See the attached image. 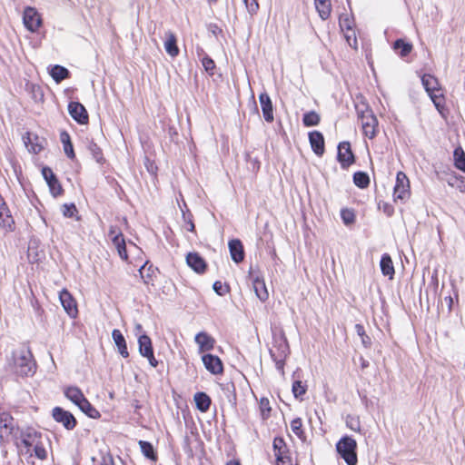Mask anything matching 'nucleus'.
Masks as SVG:
<instances>
[{
	"label": "nucleus",
	"mask_w": 465,
	"mask_h": 465,
	"mask_svg": "<svg viewBox=\"0 0 465 465\" xmlns=\"http://www.w3.org/2000/svg\"><path fill=\"white\" fill-rule=\"evenodd\" d=\"M272 340L270 355L275 362L276 369L283 375L285 361L290 353L289 344L282 330L273 332Z\"/></svg>",
	"instance_id": "f257e3e1"
},
{
	"label": "nucleus",
	"mask_w": 465,
	"mask_h": 465,
	"mask_svg": "<svg viewBox=\"0 0 465 465\" xmlns=\"http://www.w3.org/2000/svg\"><path fill=\"white\" fill-rule=\"evenodd\" d=\"M14 368L16 374L28 377L35 374L36 363L28 349H20L14 352Z\"/></svg>",
	"instance_id": "f03ea898"
},
{
	"label": "nucleus",
	"mask_w": 465,
	"mask_h": 465,
	"mask_svg": "<svg viewBox=\"0 0 465 465\" xmlns=\"http://www.w3.org/2000/svg\"><path fill=\"white\" fill-rule=\"evenodd\" d=\"M422 85L440 114L445 109V98L438 79L429 74L421 77Z\"/></svg>",
	"instance_id": "7ed1b4c3"
},
{
	"label": "nucleus",
	"mask_w": 465,
	"mask_h": 465,
	"mask_svg": "<svg viewBox=\"0 0 465 465\" xmlns=\"http://www.w3.org/2000/svg\"><path fill=\"white\" fill-rule=\"evenodd\" d=\"M19 427L8 412L0 413V444L5 446L14 439H17Z\"/></svg>",
	"instance_id": "20e7f679"
},
{
	"label": "nucleus",
	"mask_w": 465,
	"mask_h": 465,
	"mask_svg": "<svg viewBox=\"0 0 465 465\" xmlns=\"http://www.w3.org/2000/svg\"><path fill=\"white\" fill-rule=\"evenodd\" d=\"M364 109L360 110L357 107L358 116L361 124L364 135L369 139H373L377 134L378 120L372 110L367 105H362Z\"/></svg>",
	"instance_id": "39448f33"
},
{
	"label": "nucleus",
	"mask_w": 465,
	"mask_h": 465,
	"mask_svg": "<svg viewBox=\"0 0 465 465\" xmlns=\"http://www.w3.org/2000/svg\"><path fill=\"white\" fill-rule=\"evenodd\" d=\"M41 439V433L33 428H26L18 429L17 439H14L13 441L19 451H23L24 448L26 452H29L31 448Z\"/></svg>",
	"instance_id": "423d86ee"
},
{
	"label": "nucleus",
	"mask_w": 465,
	"mask_h": 465,
	"mask_svg": "<svg viewBox=\"0 0 465 465\" xmlns=\"http://www.w3.org/2000/svg\"><path fill=\"white\" fill-rule=\"evenodd\" d=\"M356 441L350 437H343L336 445L337 451L348 465H356Z\"/></svg>",
	"instance_id": "0eeeda50"
},
{
	"label": "nucleus",
	"mask_w": 465,
	"mask_h": 465,
	"mask_svg": "<svg viewBox=\"0 0 465 465\" xmlns=\"http://www.w3.org/2000/svg\"><path fill=\"white\" fill-rule=\"evenodd\" d=\"M410 195V181L404 173L399 172L396 175V183L393 190L394 200L405 201L409 199Z\"/></svg>",
	"instance_id": "6e6552de"
},
{
	"label": "nucleus",
	"mask_w": 465,
	"mask_h": 465,
	"mask_svg": "<svg viewBox=\"0 0 465 465\" xmlns=\"http://www.w3.org/2000/svg\"><path fill=\"white\" fill-rule=\"evenodd\" d=\"M52 416L56 422L63 424L68 430H74L77 424L74 416L61 407H54L52 411Z\"/></svg>",
	"instance_id": "1a4fd4ad"
},
{
	"label": "nucleus",
	"mask_w": 465,
	"mask_h": 465,
	"mask_svg": "<svg viewBox=\"0 0 465 465\" xmlns=\"http://www.w3.org/2000/svg\"><path fill=\"white\" fill-rule=\"evenodd\" d=\"M23 22L25 28L34 33L40 27L42 19L35 8L27 6L24 10Z\"/></svg>",
	"instance_id": "9d476101"
},
{
	"label": "nucleus",
	"mask_w": 465,
	"mask_h": 465,
	"mask_svg": "<svg viewBox=\"0 0 465 465\" xmlns=\"http://www.w3.org/2000/svg\"><path fill=\"white\" fill-rule=\"evenodd\" d=\"M338 161L343 169L348 168L354 163V155L348 142L340 143L337 153Z\"/></svg>",
	"instance_id": "9b49d317"
},
{
	"label": "nucleus",
	"mask_w": 465,
	"mask_h": 465,
	"mask_svg": "<svg viewBox=\"0 0 465 465\" xmlns=\"http://www.w3.org/2000/svg\"><path fill=\"white\" fill-rule=\"evenodd\" d=\"M202 361L205 369L212 374L218 375L223 373V365L218 356L210 353L203 354L202 356Z\"/></svg>",
	"instance_id": "f8f14e48"
},
{
	"label": "nucleus",
	"mask_w": 465,
	"mask_h": 465,
	"mask_svg": "<svg viewBox=\"0 0 465 465\" xmlns=\"http://www.w3.org/2000/svg\"><path fill=\"white\" fill-rule=\"evenodd\" d=\"M68 112L71 117L80 124H87L88 114L85 107L79 102H70Z\"/></svg>",
	"instance_id": "ddd939ff"
},
{
	"label": "nucleus",
	"mask_w": 465,
	"mask_h": 465,
	"mask_svg": "<svg viewBox=\"0 0 465 465\" xmlns=\"http://www.w3.org/2000/svg\"><path fill=\"white\" fill-rule=\"evenodd\" d=\"M60 302L70 317H75L77 315V306L72 294L66 290L63 289L59 293Z\"/></svg>",
	"instance_id": "4468645a"
},
{
	"label": "nucleus",
	"mask_w": 465,
	"mask_h": 465,
	"mask_svg": "<svg viewBox=\"0 0 465 465\" xmlns=\"http://www.w3.org/2000/svg\"><path fill=\"white\" fill-rule=\"evenodd\" d=\"M194 341L198 345V352L212 351L215 345V340L205 331L198 332L194 337Z\"/></svg>",
	"instance_id": "2eb2a0df"
},
{
	"label": "nucleus",
	"mask_w": 465,
	"mask_h": 465,
	"mask_svg": "<svg viewBox=\"0 0 465 465\" xmlns=\"http://www.w3.org/2000/svg\"><path fill=\"white\" fill-rule=\"evenodd\" d=\"M259 102L261 104L262 116L267 123H272L274 120L273 106L272 100L267 93H262L259 95Z\"/></svg>",
	"instance_id": "dca6fc26"
},
{
	"label": "nucleus",
	"mask_w": 465,
	"mask_h": 465,
	"mask_svg": "<svg viewBox=\"0 0 465 465\" xmlns=\"http://www.w3.org/2000/svg\"><path fill=\"white\" fill-rule=\"evenodd\" d=\"M309 141L314 153L322 156L324 153V138L322 134L318 131L309 133Z\"/></svg>",
	"instance_id": "f3484780"
},
{
	"label": "nucleus",
	"mask_w": 465,
	"mask_h": 465,
	"mask_svg": "<svg viewBox=\"0 0 465 465\" xmlns=\"http://www.w3.org/2000/svg\"><path fill=\"white\" fill-rule=\"evenodd\" d=\"M186 263L197 273H203L206 269L205 261L196 252H190L186 256Z\"/></svg>",
	"instance_id": "a211bd4d"
},
{
	"label": "nucleus",
	"mask_w": 465,
	"mask_h": 465,
	"mask_svg": "<svg viewBox=\"0 0 465 465\" xmlns=\"http://www.w3.org/2000/svg\"><path fill=\"white\" fill-rule=\"evenodd\" d=\"M229 250L232 261L239 263L244 259V251L242 243L238 239H233L229 242Z\"/></svg>",
	"instance_id": "6ab92c4d"
},
{
	"label": "nucleus",
	"mask_w": 465,
	"mask_h": 465,
	"mask_svg": "<svg viewBox=\"0 0 465 465\" xmlns=\"http://www.w3.org/2000/svg\"><path fill=\"white\" fill-rule=\"evenodd\" d=\"M165 42H164V49L166 53L172 56L175 57L179 54V48L177 46V40L175 35L172 31H167L165 33Z\"/></svg>",
	"instance_id": "aec40b11"
},
{
	"label": "nucleus",
	"mask_w": 465,
	"mask_h": 465,
	"mask_svg": "<svg viewBox=\"0 0 465 465\" xmlns=\"http://www.w3.org/2000/svg\"><path fill=\"white\" fill-rule=\"evenodd\" d=\"M112 337H113V340H114L115 345L118 348L119 353L124 358H127L129 356V352L127 350L125 339H124V335L122 334V332L119 330L114 329L112 331Z\"/></svg>",
	"instance_id": "412c9836"
},
{
	"label": "nucleus",
	"mask_w": 465,
	"mask_h": 465,
	"mask_svg": "<svg viewBox=\"0 0 465 465\" xmlns=\"http://www.w3.org/2000/svg\"><path fill=\"white\" fill-rule=\"evenodd\" d=\"M314 5L319 16L322 20H327L331 13V0H314Z\"/></svg>",
	"instance_id": "4be33fe9"
},
{
	"label": "nucleus",
	"mask_w": 465,
	"mask_h": 465,
	"mask_svg": "<svg viewBox=\"0 0 465 465\" xmlns=\"http://www.w3.org/2000/svg\"><path fill=\"white\" fill-rule=\"evenodd\" d=\"M252 286L258 299L261 302H265L269 297V293L264 281L259 277H255L252 279Z\"/></svg>",
	"instance_id": "5701e85b"
},
{
	"label": "nucleus",
	"mask_w": 465,
	"mask_h": 465,
	"mask_svg": "<svg viewBox=\"0 0 465 465\" xmlns=\"http://www.w3.org/2000/svg\"><path fill=\"white\" fill-rule=\"evenodd\" d=\"M64 396L78 406L84 399V395L78 387H67L64 391Z\"/></svg>",
	"instance_id": "b1692460"
},
{
	"label": "nucleus",
	"mask_w": 465,
	"mask_h": 465,
	"mask_svg": "<svg viewBox=\"0 0 465 465\" xmlns=\"http://www.w3.org/2000/svg\"><path fill=\"white\" fill-rule=\"evenodd\" d=\"M381 272L384 276L390 277L391 279L394 275V267L392 263V260L388 253H384L381 256L380 262Z\"/></svg>",
	"instance_id": "393cba45"
},
{
	"label": "nucleus",
	"mask_w": 465,
	"mask_h": 465,
	"mask_svg": "<svg viewBox=\"0 0 465 465\" xmlns=\"http://www.w3.org/2000/svg\"><path fill=\"white\" fill-rule=\"evenodd\" d=\"M194 401L197 409L202 412H206L211 405V398L205 392H196Z\"/></svg>",
	"instance_id": "a878e982"
},
{
	"label": "nucleus",
	"mask_w": 465,
	"mask_h": 465,
	"mask_svg": "<svg viewBox=\"0 0 465 465\" xmlns=\"http://www.w3.org/2000/svg\"><path fill=\"white\" fill-rule=\"evenodd\" d=\"M139 351L142 356L151 354L153 351L152 341L146 334H141L138 338Z\"/></svg>",
	"instance_id": "bb28decb"
},
{
	"label": "nucleus",
	"mask_w": 465,
	"mask_h": 465,
	"mask_svg": "<svg viewBox=\"0 0 465 465\" xmlns=\"http://www.w3.org/2000/svg\"><path fill=\"white\" fill-rule=\"evenodd\" d=\"M61 142L64 145V151L66 156L70 159H74L75 154L74 152L73 144L71 143L70 135L67 132L64 131L60 135Z\"/></svg>",
	"instance_id": "cd10ccee"
},
{
	"label": "nucleus",
	"mask_w": 465,
	"mask_h": 465,
	"mask_svg": "<svg viewBox=\"0 0 465 465\" xmlns=\"http://www.w3.org/2000/svg\"><path fill=\"white\" fill-rule=\"evenodd\" d=\"M393 49L399 53L401 57H405L411 52L412 45L402 39H397L393 44Z\"/></svg>",
	"instance_id": "c85d7f7f"
},
{
	"label": "nucleus",
	"mask_w": 465,
	"mask_h": 465,
	"mask_svg": "<svg viewBox=\"0 0 465 465\" xmlns=\"http://www.w3.org/2000/svg\"><path fill=\"white\" fill-rule=\"evenodd\" d=\"M50 74L56 83H60L69 76V71L65 67L56 64L51 69Z\"/></svg>",
	"instance_id": "c756f323"
},
{
	"label": "nucleus",
	"mask_w": 465,
	"mask_h": 465,
	"mask_svg": "<svg viewBox=\"0 0 465 465\" xmlns=\"http://www.w3.org/2000/svg\"><path fill=\"white\" fill-rule=\"evenodd\" d=\"M453 160L455 167L465 173V153L460 146L455 148Z\"/></svg>",
	"instance_id": "7c9ffc66"
},
{
	"label": "nucleus",
	"mask_w": 465,
	"mask_h": 465,
	"mask_svg": "<svg viewBox=\"0 0 465 465\" xmlns=\"http://www.w3.org/2000/svg\"><path fill=\"white\" fill-rule=\"evenodd\" d=\"M78 408L90 418L96 419L100 417L99 411L92 406L86 398L78 405Z\"/></svg>",
	"instance_id": "2f4dec72"
},
{
	"label": "nucleus",
	"mask_w": 465,
	"mask_h": 465,
	"mask_svg": "<svg viewBox=\"0 0 465 465\" xmlns=\"http://www.w3.org/2000/svg\"><path fill=\"white\" fill-rule=\"evenodd\" d=\"M353 183L357 187L364 189L370 184V177L364 172H356L353 174Z\"/></svg>",
	"instance_id": "473e14b6"
},
{
	"label": "nucleus",
	"mask_w": 465,
	"mask_h": 465,
	"mask_svg": "<svg viewBox=\"0 0 465 465\" xmlns=\"http://www.w3.org/2000/svg\"><path fill=\"white\" fill-rule=\"evenodd\" d=\"M142 453L149 460H156L157 457L153 445L145 440L139 441Z\"/></svg>",
	"instance_id": "72a5a7b5"
},
{
	"label": "nucleus",
	"mask_w": 465,
	"mask_h": 465,
	"mask_svg": "<svg viewBox=\"0 0 465 465\" xmlns=\"http://www.w3.org/2000/svg\"><path fill=\"white\" fill-rule=\"evenodd\" d=\"M320 115L315 111H310L303 114L302 123L305 126H315L320 123Z\"/></svg>",
	"instance_id": "f704fd0d"
},
{
	"label": "nucleus",
	"mask_w": 465,
	"mask_h": 465,
	"mask_svg": "<svg viewBox=\"0 0 465 465\" xmlns=\"http://www.w3.org/2000/svg\"><path fill=\"white\" fill-rule=\"evenodd\" d=\"M148 262H146L140 269L139 272L141 274L142 279L143 280V282L148 284L149 282L152 280V276L154 273V269L152 265L147 267Z\"/></svg>",
	"instance_id": "c9c22d12"
},
{
	"label": "nucleus",
	"mask_w": 465,
	"mask_h": 465,
	"mask_svg": "<svg viewBox=\"0 0 465 465\" xmlns=\"http://www.w3.org/2000/svg\"><path fill=\"white\" fill-rule=\"evenodd\" d=\"M355 331L357 334L361 337L362 345L365 348H370L371 345V339L365 333L364 327L361 324L357 323L355 325Z\"/></svg>",
	"instance_id": "e433bc0d"
},
{
	"label": "nucleus",
	"mask_w": 465,
	"mask_h": 465,
	"mask_svg": "<svg viewBox=\"0 0 465 465\" xmlns=\"http://www.w3.org/2000/svg\"><path fill=\"white\" fill-rule=\"evenodd\" d=\"M291 430L298 438L302 439L304 437V432L302 430V421L301 418H296L292 420Z\"/></svg>",
	"instance_id": "4c0bfd02"
},
{
	"label": "nucleus",
	"mask_w": 465,
	"mask_h": 465,
	"mask_svg": "<svg viewBox=\"0 0 465 465\" xmlns=\"http://www.w3.org/2000/svg\"><path fill=\"white\" fill-rule=\"evenodd\" d=\"M88 150L97 163H102L104 162L102 150L95 143L91 142L88 145Z\"/></svg>",
	"instance_id": "58836bf2"
},
{
	"label": "nucleus",
	"mask_w": 465,
	"mask_h": 465,
	"mask_svg": "<svg viewBox=\"0 0 465 465\" xmlns=\"http://www.w3.org/2000/svg\"><path fill=\"white\" fill-rule=\"evenodd\" d=\"M274 456L278 455L280 452H288V449L284 440L281 437H276L272 442Z\"/></svg>",
	"instance_id": "ea45409f"
},
{
	"label": "nucleus",
	"mask_w": 465,
	"mask_h": 465,
	"mask_svg": "<svg viewBox=\"0 0 465 465\" xmlns=\"http://www.w3.org/2000/svg\"><path fill=\"white\" fill-rule=\"evenodd\" d=\"M94 465H114V459L110 454L101 453L100 459L93 458Z\"/></svg>",
	"instance_id": "a19ab883"
},
{
	"label": "nucleus",
	"mask_w": 465,
	"mask_h": 465,
	"mask_svg": "<svg viewBox=\"0 0 465 465\" xmlns=\"http://www.w3.org/2000/svg\"><path fill=\"white\" fill-rule=\"evenodd\" d=\"M32 448H34L35 455L40 460H45L47 457V452L45 448L44 447L41 440H39L36 444H35Z\"/></svg>",
	"instance_id": "79ce46f5"
},
{
	"label": "nucleus",
	"mask_w": 465,
	"mask_h": 465,
	"mask_svg": "<svg viewBox=\"0 0 465 465\" xmlns=\"http://www.w3.org/2000/svg\"><path fill=\"white\" fill-rule=\"evenodd\" d=\"M62 213L64 217L72 218L77 213V209L74 203H64L62 206Z\"/></svg>",
	"instance_id": "37998d69"
},
{
	"label": "nucleus",
	"mask_w": 465,
	"mask_h": 465,
	"mask_svg": "<svg viewBox=\"0 0 465 465\" xmlns=\"http://www.w3.org/2000/svg\"><path fill=\"white\" fill-rule=\"evenodd\" d=\"M202 64H203V66L204 68V70L210 74V75H213L214 74V68H215V64H214V61L209 57V56H204L202 60Z\"/></svg>",
	"instance_id": "c03bdc74"
},
{
	"label": "nucleus",
	"mask_w": 465,
	"mask_h": 465,
	"mask_svg": "<svg viewBox=\"0 0 465 465\" xmlns=\"http://www.w3.org/2000/svg\"><path fill=\"white\" fill-rule=\"evenodd\" d=\"M292 393L295 398H298L306 392V387L302 384L301 381H295L292 383Z\"/></svg>",
	"instance_id": "a18cd8bd"
},
{
	"label": "nucleus",
	"mask_w": 465,
	"mask_h": 465,
	"mask_svg": "<svg viewBox=\"0 0 465 465\" xmlns=\"http://www.w3.org/2000/svg\"><path fill=\"white\" fill-rule=\"evenodd\" d=\"M344 37L348 43V45L353 48V49H357L358 47V42H357V37H356V35H355V31L354 30H351L350 33L349 31H345L344 32Z\"/></svg>",
	"instance_id": "49530a36"
},
{
	"label": "nucleus",
	"mask_w": 465,
	"mask_h": 465,
	"mask_svg": "<svg viewBox=\"0 0 465 465\" xmlns=\"http://www.w3.org/2000/svg\"><path fill=\"white\" fill-rule=\"evenodd\" d=\"M275 458L276 465H292L288 452H280L278 455H275Z\"/></svg>",
	"instance_id": "de8ad7c7"
},
{
	"label": "nucleus",
	"mask_w": 465,
	"mask_h": 465,
	"mask_svg": "<svg viewBox=\"0 0 465 465\" xmlns=\"http://www.w3.org/2000/svg\"><path fill=\"white\" fill-rule=\"evenodd\" d=\"M51 193L54 196H58L63 193L62 186L58 182L57 178H54L51 183H48Z\"/></svg>",
	"instance_id": "09e8293b"
},
{
	"label": "nucleus",
	"mask_w": 465,
	"mask_h": 465,
	"mask_svg": "<svg viewBox=\"0 0 465 465\" xmlns=\"http://www.w3.org/2000/svg\"><path fill=\"white\" fill-rule=\"evenodd\" d=\"M182 212H183V219L186 224V230H188L189 232H194L195 226L193 222V215L189 212L185 213L183 209H182Z\"/></svg>",
	"instance_id": "8fccbe9b"
},
{
	"label": "nucleus",
	"mask_w": 465,
	"mask_h": 465,
	"mask_svg": "<svg viewBox=\"0 0 465 465\" xmlns=\"http://www.w3.org/2000/svg\"><path fill=\"white\" fill-rule=\"evenodd\" d=\"M213 289L220 296H223L229 292L228 286L223 284L220 281H216L213 283Z\"/></svg>",
	"instance_id": "3c124183"
},
{
	"label": "nucleus",
	"mask_w": 465,
	"mask_h": 465,
	"mask_svg": "<svg viewBox=\"0 0 465 465\" xmlns=\"http://www.w3.org/2000/svg\"><path fill=\"white\" fill-rule=\"evenodd\" d=\"M340 27L345 31L353 30V22L349 17H340Z\"/></svg>",
	"instance_id": "603ef678"
},
{
	"label": "nucleus",
	"mask_w": 465,
	"mask_h": 465,
	"mask_svg": "<svg viewBox=\"0 0 465 465\" xmlns=\"http://www.w3.org/2000/svg\"><path fill=\"white\" fill-rule=\"evenodd\" d=\"M246 9L250 15H254L257 13L259 9V4L257 0H248V2H244Z\"/></svg>",
	"instance_id": "864d4df0"
},
{
	"label": "nucleus",
	"mask_w": 465,
	"mask_h": 465,
	"mask_svg": "<svg viewBox=\"0 0 465 465\" xmlns=\"http://www.w3.org/2000/svg\"><path fill=\"white\" fill-rule=\"evenodd\" d=\"M246 9L250 15H254L257 13L259 9V4L257 0H248V2H244Z\"/></svg>",
	"instance_id": "5fc2aeb1"
},
{
	"label": "nucleus",
	"mask_w": 465,
	"mask_h": 465,
	"mask_svg": "<svg viewBox=\"0 0 465 465\" xmlns=\"http://www.w3.org/2000/svg\"><path fill=\"white\" fill-rule=\"evenodd\" d=\"M341 215L343 223L346 225H349L354 222V214L351 211L342 210Z\"/></svg>",
	"instance_id": "6e6d98bb"
},
{
	"label": "nucleus",
	"mask_w": 465,
	"mask_h": 465,
	"mask_svg": "<svg viewBox=\"0 0 465 465\" xmlns=\"http://www.w3.org/2000/svg\"><path fill=\"white\" fill-rule=\"evenodd\" d=\"M42 174L46 181L47 184L51 183L56 176L54 175V172L49 167H44L42 169Z\"/></svg>",
	"instance_id": "4d7b16f0"
},
{
	"label": "nucleus",
	"mask_w": 465,
	"mask_h": 465,
	"mask_svg": "<svg viewBox=\"0 0 465 465\" xmlns=\"http://www.w3.org/2000/svg\"><path fill=\"white\" fill-rule=\"evenodd\" d=\"M121 243L122 244L119 245L118 247H116L115 249L117 250V252H118L120 258L123 259L124 261H127L128 254H127V251H126L125 241H122Z\"/></svg>",
	"instance_id": "13d9d810"
},
{
	"label": "nucleus",
	"mask_w": 465,
	"mask_h": 465,
	"mask_svg": "<svg viewBox=\"0 0 465 465\" xmlns=\"http://www.w3.org/2000/svg\"><path fill=\"white\" fill-rule=\"evenodd\" d=\"M118 233H123L122 231L114 225H111L108 232V236L113 239L114 236H118Z\"/></svg>",
	"instance_id": "bf43d9fd"
},
{
	"label": "nucleus",
	"mask_w": 465,
	"mask_h": 465,
	"mask_svg": "<svg viewBox=\"0 0 465 465\" xmlns=\"http://www.w3.org/2000/svg\"><path fill=\"white\" fill-rule=\"evenodd\" d=\"M111 241H112V243L114 244V246L116 248L122 244L121 243L122 241H125V240H124L123 233H118V236L117 235L114 236V238L111 239Z\"/></svg>",
	"instance_id": "052dcab7"
},
{
	"label": "nucleus",
	"mask_w": 465,
	"mask_h": 465,
	"mask_svg": "<svg viewBox=\"0 0 465 465\" xmlns=\"http://www.w3.org/2000/svg\"><path fill=\"white\" fill-rule=\"evenodd\" d=\"M144 357L148 359L151 366L156 367L158 365V361L155 359V357L153 355V351L151 352V354L145 355Z\"/></svg>",
	"instance_id": "680f3d73"
},
{
	"label": "nucleus",
	"mask_w": 465,
	"mask_h": 465,
	"mask_svg": "<svg viewBox=\"0 0 465 465\" xmlns=\"http://www.w3.org/2000/svg\"><path fill=\"white\" fill-rule=\"evenodd\" d=\"M261 408H262V413H264L265 411L268 412L271 411V408L269 407V401L267 399H262Z\"/></svg>",
	"instance_id": "e2e57ef3"
},
{
	"label": "nucleus",
	"mask_w": 465,
	"mask_h": 465,
	"mask_svg": "<svg viewBox=\"0 0 465 465\" xmlns=\"http://www.w3.org/2000/svg\"><path fill=\"white\" fill-rule=\"evenodd\" d=\"M12 223H13V220L11 219L10 216H6L5 219H2V222H0V224L3 227H8V228H11Z\"/></svg>",
	"instance_id": "0e129e2a"
},
{
	"label": "nucleus",
	"mask_w": 465,
	"mask_h": 465,
	"mask_svg": "<svg viewBox=\"0 0 465 465\" xmlns=\"http://www.w3.org/2000/svg\"><path fill=\"white\" fill-rule=\"evenodd\" d=\"M445 300L448 302L449 311L450 312L451 309H452L453 299H452L451 296H448V297L445 298Z\"/></svg>",
	"instance_id": "69168bd1"
},
{
	"label": "nucleus",
	"mask_w": 465,
	"mask_h": 465,
	"mask_svg": "<svg viewBox=\"0 0 465 465\" xmlns=\"http://www.w3.org/2000/svg\"><path fill=\"white\" fill-rule=\"evenodd\" d=\"M454 180H455V181H456V180H458V177H457V176H452V177H450V178L448 180V183H449V185H450V186H454V182H453Z\"/></svg>",
	"instance_id": "338daca9"
},
{
	"label": "nucleus",
	"mask_w": 465,
	"mask_h": 465,
	"mask_svg": "<svg viewBox=\"0 0 465 465\" xmlns=\"http://www.w3.org/2000/svg\"><path fill=\"white\" fill-rule=\"evenodd\" d=\"M135 330H136L137 333H141L143 331V326L140 323H137L135 325Z\"/></svg>",
	"instance_id": "774afa93"
}]
</instances>
